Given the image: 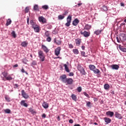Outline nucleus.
<instances>
[{
	"label": "nucleus",
	"mask_w": 126,
	"mask_h": 126,
	"mask_svg": "<svg viewBox=\"0 0 126 126\" xmlns=\"http://www.w3.org/2000/svg\"><path fill=\"white\" fill-rule=\"evenodd\" d=\"M116 39L118 43H120L121 41L124 42V41H126V34L125 33H121L120 35V39H119L118 37H117Z\"/></svg>",
	"instance_id": "1"
},
{
	"label": "nucleus",
	"mask_w": 126,
	"mask_h": 126,
	"mask_svg": "<svg viewBox=\"0 0 126 126\" xmlns=\"http://www.w3.org/2000/svg\"><path fill=\"white\" fill-rule=\"evenodd\" d=\"M38 57L40 59V62H44L45 61V55H44V53L42 51L39 50L38 51Z\"/></svg>",
	"instance_id": "2"
},
{
	"label": "nucleus",
	"mask_w": 126,
	"mask_h": 126,
	"mask_svg": "<svg viewBox=\"0 0 126 126\" xmlns=\"http://www.w3.org/2000/svg\"><path fill=\"white\" fill-rule=\"evenodd\" d=\"M72 16L71 15H69L66 18L67 23L65 24V26L67 27H69L70 26V23H71Z\"/></svg>",
	"instance_id": "3"
},
{
	"label": "nucleus",
	"mask_w": 126,
	"mask_h": 126,
	"mask_svg": "<svg viewBox=\"0 0 126 126\" xmlns=\"http://www.w3.org/2000/svg\"><path fill=\"white\" fill-rule=\"evenodd\" d=\"M80 33L84 36V37H85L86 38H87L88 37H89L90 36V32H87L86 31H85L84 32L81 31Z\"/></svg>",
	"instance_id": "4"
},
{
	"label": "nucleus",
	"mask_w": 126,
	"mask_h": 126,
	"mask_svg": "<svg viewBox=\"0 0 126 126\" xmlns=\"http://www.w3.org/2000/svg\"><path fill=\"white\" fill-rule=\"evenodd\" d=\"M62 50V48L61 47H58L55 50V55L57 57L60 56V54H61V51Z\"/></svg>",
	"instance_id": "5"
},
{
	"label": "nucleus",
	"mask_w": 126,
	"mask_h": 126,
	"mask_svg": "<svg viewBox=\"0 0 126 126\" xmlns=\"http://www.w3.org/2000/svg\"><path fill=\"white\" fill-rule=\"evenodd\" d=\"M67 79L66 75L65 74H63L60 76V80L62 82H63V83H65Z\"/></svg>",
	"instance_id": "6"
},
{
	"label": "nucleus",
	"mask_w": 126,
	"mask_h": 126,
	"mask_svg": "<svg viewBox=\"0 0 126 126\" xmlns=\"http://www.w3.org/2000/svg\"><path fill=\"white\" fill-rule=\"evenodd\" d=\"M22 93V96L25 99H28L29 98V95H28L26 92L24 90H22L21 91Z\"/></svg>",
	"instance_id": "7"
},
{
	"label": "nucleus",
	"mask_w": 126,
	"mask_h": 126,
	"mask_svg": "<svg viewBox=\"0 0 126 126\" xmlns=\"http://www.w3.org/2000/svg\"><path fill=\"white\" fill-rule=\"evenodd\" d=\"M32 28L34 29V32L36 33H39V32H40V27L37 25L33 26Z\"/></svg>",
	"instance_id": "8"
},
{
	"label": "nucleus",
	"mask_w": 126,
	"mask_h": 126,
	"mask_svg": "<svg viewBox=\"0 0 126 126\" xmlns=\"http://www.w3.org/2000/svg\"><path fill=\"white\" fill-rule=\"evenodd\" d=\"M72 82H73V80L72 78H67L65 84L66 85H71L72 84Z\"/></svg>",
	"instance_id": "9"
},
{
	"label": "nucleus",
	"mask_w": 126,
	"mask_h": 126,
	"mask_svg": "<svg viewBox=\"0 0 126 126\" xmlns=\"http://www.w3.org/2000/svg\"><path fill=\"white\" fill-rule=\"evenodd\" d=\"M38 19H39V21H40V22H42V23H46L47 22V20L43 16L39 17L38 18Z\"/></svg>",
	"instance_id": "10"
},
{
	"label": "nucleus",
	"mask_w": 126,
	"mask_h": 126,
	"mask_svg": "<svg viewBox=\"0 0 126 126\" xmlns=\"http://www.w3.org/2000/svg\"><path fill=\"white\" fill-rule=\"evenodd\" d=\"M103 120L106 123L105 125H108V124H110L111 122H112V120L109 118L105 117L103 118Z\"/></svg>",
	"instance_id": "11"
},
{
	"label": "nucleus",
	"mask_w": 126,
	"mask_h": 126,
	"mask_svg": "<svg viewBox=\"0 0 126 126\" xmlns=\"http://www.w3.org/2000/svg\"><path fill=\"white\" fill-rule=\"evenodd\" d=\"M78 23H79V20L77 18L75 19L72 22V24L74 26H77Z\"/></svg>",
	"instance_id": "12"
},
{
	"label": "nucleus",
	"mask_w": 126,
	"mask_h": 126,
	"mask_svg": "<svg viewBox=\"0 0 126 126\" xmlns=\"http://www.w3.org/2000/svg\"><path fill=\"white\" fill-rule=\"evenodd\" d=\"M111 67L113 69H115L116 70H118V69L120 68V66H119V65L118 64H113L111 66Z\"/></svg>",
	"instance_id": "13"
},
{
	"label": "nucleus",
	"mask_w": 126,
	"mask_h": 126,
	"mask_svg": "<svg viewBox=\"0 0 126 126\" xmlns=\"http://www.w3.org/2000/svg\"><path fill=\"white\" fill-rule=\"evenodd\" d=\"M115 117L116 118H117V119H119V120H122V119H123L122 115H121L118 112H115Z\"/></svg>",
	"instance_id": "14"
},
{
	"label": "nucleus",
	"mask_w": 126,
	"mask_h": 126,
	"mask_svg": "<svg viewBox=\"0 0 126 126\" xmlns=\"http://www.w3.org/2000/svg\"><path fill=\"white\" fill-rule=\"evenodd\" d=\"M42 107H43L44 109H48L49 108V103H47V102L44 101L42 103Z\"/></svg>",
	"instance_id": "15"
},
{
	"label": "nucleus",
	"mask_w": 126,
	"mask_h": 126,
	"mask_svg": "<svg viewBox=\"0 0 126 126\" xmlns=\"http://www.w3.org/2000/svg\"><path fill=\"white\" fill-rule=\"evenodd\" d=\"M75 43L76 44V46H79L81 43V39L80 38H77L75 39Z\"/></svg>",
	"instance_id": "16"
},
{
	"label": "nucleus",
	"mask_w": 126,
	"mask_h": 126,
	"mask_svg": "<svg viewBox=\"0 0 126 126\" xmlns=\"http://www.w3.org/2000/svg\"><path fill=\"white\" fill-rule=\"evenodd\" d=\"M42 48L43 49L44 52H45V53H49V49L45 45H42Z\"/></svg>",
	"instance_id": "17"
},
{
	"label": "nucleus",
	"mask_w": 126,
	"mask_h": 126,
	"mask_svg": "<svg viewBox=\"0 0 126 126\" xmlns=\"http://www.w3.org/2000/svg\"><path fill=\"white\" fill-rule=\"evenodd\" d=\"M2 75H3V77L2 76H1V77L2 79V80H4V81H5V80H4V79L3 78V77H5V78H6V77H7V73L6 72H2Z\"/></svg>",
	"instance_id": "18"
},
{
	"label": "nucleus",
	"mask_w": 126,
	"mask_h": 126,
	"mask_svg": "<svg viewBox=\"0 0 126 126\" xmlns=\"http://www.w3.org/2000/svg\"><path fill=\"white\" fill-rule=\"evenodd\" d=\"M92 27L91 25H89V24H87L85 25L84 27V29L85 30H90V29L92 28Z\"/></svg>",
	"instance_id": "19"
},
{
	"label": "nucleus",
	"mask_w": 126,
	"mask_h": 126,
	"mask_svg": "<svg viewBox=\"0 0 126 126\" xmlns=\"http://www.w3.org/2000/svg\"><path fill=\"white\" fill-rule=\"evenodd\" d=\"M119 49L122 51V52H123L124 53H126V48L122 46H119Z\"/></svg>",
	"instance_id": "20"
},
{
	"label": "nucleus",
	"mask_w": 126,
	"mask_h": 126,
	"mask_svg": "<svg viewBox=\"0 0 126 126\" xmlns=\"http://www.w3.org/2000/svg\"><path fill=\"white\" fill-rule=\"evenodd\" d=\"M21 105L22 106H24V107H28V104L27 103H25V100H22L21 101Z\"/></svg>",
	"instance_id": "21"
},
{
	"label": "nucleus",
	"mask_w": 126,
	"mask_h": 126,
	"mask_svg": "<svg viewBox=\"0 0 126 126\" xmlns=\"http://www.w3.org/2000/svg\"><path fill=\"white\" fill-rule=\"evenodd\" d=\"M89 68L90 70H92L93 71L96 68V66L94 65L90 64L89 65Z\"/></svg>",
	"instance_id": "22"
},
{
	"label": "nucleus",
	"mask_w": 126,
	"mask_h": 126,
	"mask_svg": "<svg viewBox=\"0 0 126 126\" xmlns=\"http://www.w3.org/2000/svg\"><path fill=\"white\" fill-rule=\"evenodd\" d=\"M107 116H110V117H113L114 116V112L112 111H108L106 112Z\"/></svg>",
	"instance_id": "23"
},
{
	"label": "nucleus",
	"mask_w": 126,
	"mask_h": 126,
	"mask_svg": "<svg viewBox=\"0 0 126 126\" xmlns=\"http://www.w3.org/2000/svg\"><path fill=\"white\" fill-rule=\"evenodd\" d=\"M80 71L83 75H85V74H86V72H85V70H84V68H83V67L81 68Z\"/></svg>",
	"instance_id": "24"
},
{
	"label": "nucleus",
	"mask_w": 126,
	"mask_h": 126,
	"mask_svg": "<svg viewBox=\"0 0 126 126\" xmlns=\"http://www.w3.org/2000/svg\"><path fill=\"white\" fill-rule=\"evenodd\" d=\"M103 31V30H97L95 32H94V34L95 35H99V34H101V32Z\"/></svg>",
	"instance_id": "25"
},
{
	"label": "nucleus",
	"mask_w": 126,
	"mask_h": 126,
	"mask_svg": "<svg viewBox=\"0 0 126 126\" xmlns=\"http://www.w3.org/2000/svg\"><path fill=\"white\" fill-rule=\"evenodd\" d=\"M27 45H28V42L26 41H23L21 43V46L24 48H25V47H27Z\"/></svg>",
	"instance_id": "26"
},
{
	"label": "nucleus",
	"mask_w": 126,
	"mask_h": 126,
	"mask_svg": "<svg viewBox=\"0 0 126 126\" xmlns=\"http://www.w3.org/2000/svg\"><path fill=\"white\" fill-rule=\"evenodd\" d=\"M71 98H72V100H73L74 101L76 102V101L77 100V97L76 96V95H75V94H72L71 95Z\"/></svg>",
	"instance_id": "27"
},
{
	"label": "nucleus",
	"mask_w": 126,
	"mask_h": 126,
	"mask_svg": "<svg viewBox=\"0 0 126 126\" xmlns=\"http://www.w3.org/2000/svg\"><path fill=\"white\" fill-rule=\"evenodd\" d=\"M11 22H12V21H11V19H8L7 20V22L6 23V26H8V25H10L11 24Z\"/></svg>",
	"instance_id": "28"
},
{
	"label": "nucleus",
	"mask_w": 126,
	"mask_h": 126,
	"mask_svg": "<svg viewBox=\"0 0 126 126\" xmlns=\"http://www.w3.org/2000/svg\"><path fill=\"white\" fill-rule=\"evenodd\" d=\"M93 71L94 72V73L95 74H98L100 73V70H99L96 68Z\"/></svg>",
	"instance_id": "29"
},
{
	"label": "nucleus",
	"mask_w": 126,
	"mask_h": 126,
	"mask_svg": "<svg viewBox=\"0 0 126 126\" xmlns=\"http://www.w3.org/2000/svg\"><path fill=\"white\" fill-rule=\"evenodd\" d=\"M54 43H56L57 45H61V44H62V41H61V40H57V39L55 38Z\"/></svg>",
	"instance_id": "30"
},
{
	"label": "nucleus",
	"mask_w": 126,
	"mask_h": 126,
	"mask_svg": "<svg viewBox=\"0 0 126 126\" xmlns=\"http://www.w3.org/2000/svg\"><path fill=\"white\" fill-rule=\"evenodd\" d=\"M104 88L105 89V90H108V89H109L110 88V85L109 84H106L104 85Z\"/></svg>",
	"instance_id": "31"
},
{
	"label": "nucleus",
	"mask_w": 126,
	"mask_h": 126,
	"mask_svg": "<svg viewBox=\"0 0 126 126\" xmlns=\"http://www.w3.org/2000/svg\"><path fill=\"white\" fill-rule=\"evenodd\" d=\"M64 66L65 68V70H66V72H69V69H68V67H67V65H66V64H64Z\"/></svg>",
	"instance_id": "32"
},
{
	"label": "nucleus",
	"mask_w": 126,
	"mask_h": 126,
	"mask_svg": "<svg viewBox=\"0 0 126 126\" xmlns=\"http://www.w3.org/2000/svg\"><path fill=\"white\" fill-rule=\"evenodd\" d=\"M73 52L74 54H75V55H78V54H79V51L77 49H73Z\"/></svg>",
	"instance_id": "33"
},
{
	"label": "nucleus",
	"mask_w": 126,
	"mask_h": 126,
	"mask_svg": "<svg viewBox=\"0 0 126 126\" xmlns=\"http://www.w3.org/2000/svg\"><path fill=\"white\" fill-rule=\"evenodd\" d=\"M63 18H64V16L63 15H60L58 16V19L59 20H62L63 19Z\"/></svg>",
	"instance_id": "34"
},
{
	"label": "nucleus",
	"mask_w": 126,
	"mask_h": 126,
	"mask_svg": "<svg viewBox=\"0 0 126 126\" xmlns=\"http://www.w3.org/2000/svg\"><path fill=\"white\" fill-rule=\"evenodd\" d=\"M5 98L7 102H10V97L9 96L6 95L5 96Z\"/></svg>",
	"instance_id": "35"
},
{
	"label": "nucleus",
	"mask_w": 126,
	"mask_h": 126,
	"mask_svg": "<svg viewBox=\"0 0 126 126\" xmlns=\"http://www.w3.org/2000/svg\"><path fill=\"white\" fill-rule=\"evenodd\" d=\"M42 8L43 9H45V10L49 9V6H48V5H44L42 6Z\"/></svg>",
	"instance_id": "36"
},
{
	"label": "nucleus",
	"mask_w": 126,
	"mask_h": 126,
	"mask_svg": "<svg viewBox=\"0 0 126 126\" xmlns=\"http://www.w3.org/2000/svg\"><path fill=\"white\" fill-rule=\"evenodd\" d=\"M34 10H37L39 11V7L38 6V5H34L33 7Z\"/></svg>",
	"instance_id": "37"
},
{
	"label": "nucleus",
	"mask_w": 126,
	"mask_h": 126,
	"mask_svg": "<svg viewBox=\"0 0 126 126\" xmlns=\"http://www.w3.org/2000/svg\"><path fill=\"white\" fill-rule=\"evenodd\" d=\"M6 80H12L13 78L10 76V75H8L5 78Z\"/></svg>",
	"instance_id": "38"
},
{
	"label": "nucleus",
	"mask_w": 126,
	"mask_h": 126,
	"mask_svg": "<svg viewBox=\"0 0 126 126\" xmlns=\"http://www.w3.org/2000/svg\"><path fill=\"white\" fill-rule=\"evenodd\" d=\"M29 111L32 114H36V111H35V110L32 108H30Z\"/></svg>",
	"instance_id": "39"
},
{
	"label": "nucleus",
	"mask_w": 126,
	"mask_h": 126,
	"mask_svg": "<svg viewBox=\"0 0 126 126\" xmlns=\"http://www.w3.org/2000/svg\"><path fill=\"white\" fill-rule=\"evenodd\" d=\"M30 24L32 26V27L36 25V23H34V21L33 20H31Z\"/></svg>",
	"instance_id": "40"
},
{
	"label": "nucleus",
	"mask_w": 126,
	"mask_h": 126,
	"mask_svg": "<svg viewBox=\"0 0 126 126\" xmlns=\"http://www.w3.org/2000/svg\"><path fill=\"white\" fill-rule=\"evenodd\" d=\"M86 103H87V107H91V102L90 101H86Z\"/></svg>",
	"instance_id": "41"
},
{
	"label": "nucleus",
	"mask_w": 126,
	"mask_h": 126,
	"mask_svg": "<svg viewBox=\"0 0 126 126\" xmlns=\"http://www.w3.org/2000/svg\"><path fill=\"white\" fill-rule=\"evenodd\" d=\"M29 12V7H26L25 10V13H28Z\"/></svg>",
	"instance_id": "42"
},
{
	"label": "nucleus",
	"mask_w": 126,
	"mask_h": 126,
	"mask_svg": "<svg viewBox=\"0 0 126 126\" xmlns=\"http://www.w3.org/2000/svg\"><path fill=\"white\" fill-rule=\"evenodd\" d=\"M5 113H6V114H10V110L7 109L6 110H4Z\"/></svg>",
	"instance_id": "43"
},
{
	"label": "nucleus",
	"mask_w": 126,
	"mask_h": 126,
	"mask_svg": "<svg viewBox=\"0 0 126 126\" xmlns=\"http://www.w3.org/2000/svg\"><path fill=\"white\" fill-rule=\"evenodd\" d=\"M77 90L78 92H81L82 91V88L81 87H79L77 88Z\"/></svg>",
	"instance_id": "44"
},
{
	"label": "nucleus",
	"mask_w": 126,
	"mask_h": 126,
	"mask_svg": "<svg viewBox=\"0 0 126 126\" xmlns=\"http://www.w3.org/2000/svg\"><path fill=\"white\" fill-rule=\"evenodd\" d=\"M13 37H14V38H16V34H15V32L13 31L11 33Z\"/></svg>",
	"instance_id": "45"
},
{
	"label": "nucleus",
	"mask_w": 126,
	"mask_h": 126,
	"mask_svg": "<svg viewBox=\"0 0 126 126\" xmlns=\"http://www.w3.org/2000/svg\"><path fill=\"white\" fill-rule=\"evenodd\" d=\"M46 41L47 42H51V41H52V38H51V37L48 36L47 38H46Z\"/></svg>",
	"instance_id": "46"
},
{
	"label": "nucleus",
	"mask_w": 126,
	"mask_h": 126,
	"mask_svg": "<svg viewBox=\"0 0 126 126\" xmlns=\"http://www.w3.org/2000/svg\"><path fill=\"white\" fill-rule=\"evenodd\" d=\"M37 64V62L36 61H33L32 63V65H36Z\"/></svg>",
	"instance_id": "47"
},
{
	"label": "nucleus",
	"mask_w": 126,
	"mask_h": 126,
	"mask_svg": "<svg viewBox=\"0 0 126 126\" xmlns=\"http://www.w3.org/2000/svg\"><path fill=\"white\" fill-rule=\"evenodd\" d=\"M83 94H84V95H85V96L87 97V98H90V96H89V94L86 93V92H84Z\"/></svg>",
	"instance_id": "48"
},
{
	"label": "nucleus",
	"mask_w": 126,
	"mask_h": 126,
	"mask_svg": "<svg viewBox=\"0 0 126 126\" xmlns=\"http://www.w3.org/2000/svg\"><path fill=\"white\" fill-rule=\"evenodd\" d=\"M68 13V10H67L64 11V13L63 14V15L64 16H65V15H67Z\"/></svg>",
	"instance_id": "49"
},
{
	"label": "nucleus",
	"mask_w": 126,
	"mask_h": 126,
	"mask_svg": "<svg viewBox=\"0 0 126 126\" xmlns=\"http://www.w3.org/2000/svg\"><path fill=\"white\" fill-rule=\"evenodd\" d=\"M27 62H28V61L27 60V59H24L23 60V63H25V64H26V63H27Z\"/></svg>",
	"instance_id": "50"
},
{
	"label": "nucleus",
	"mask_w": 126,
	"mask_h": 126,
	"mask_svg": "<svg viewBox=\"0 0 126 126\" xmlns=\"http://www.w3.org/2000/svg\"><path fill=\"white\" fill-rule=\"evenodd\" d=\"M21 72H23V73H26V74H28V73L25 71V70H24V68L22 69Z\"/></svg>",
	"instance_id": "51"
},
{
	"label": "nucleus",
	"mask_w": 126,
	"mask_h": 126,
	"mask_svg": "<svg viewBox=\"0 0 126 126\" xmlns=\"http://www.w3.org/2000/svg\"><path fill=\"white\" fill-rule=\"evenodd\" d=\"M13 86H14V88H15V89H16V88H18V84H14V85H13Z\"/></svg>",
	"instance_id": "52"
},
{
	"label": "nucleus",
	"mask_w": 126,
	"mask_h": 126,
	"mask_svg": "<svg viewBox=\"0 0 126 126\" xmlns=\"http://www.w3.org/2000/svg\"><path fill=\"white\" fill-rule=\"evenodd\" d=\"M45 36H46V37H49V36H50V33H49V32H45Z\"/></svg>",
	"instance_id": "53"
},
{
	"label": "nucleus",
	"mask_w": 126,
	"mask_h": 126,
	"mask_svg": "<svg viewBox=\"0 0 126 126\" xmlns=\"http://www.w3.org/2000/svg\"><path fill=\"white\" fill-rule=\"evenodd\" d=\"M81 5H82V3H79L77 5H76L75 6H76V7H79V6H81Z\"/></svg>",
	"instance_id": "54"
},
{
	"label": "nucleus",
	"mask_w": 126,
	"mask_h": 126,
	"mask_svg": "<svg viewBox=\"0 0 126 126\" xmlns=\"http://www.w3.org/2000/svg\"><path fill=\"white\" fill-rule=\"evenodd\" d=\"M81 56H82L83 57H84V56H85V52L84 51H81Z\"/></svg>",
	"instance_id": "55"
},
{
	"label": "nucleus",
	"mask_w": 126,
	"mask_h": 126,
	"mask_svg": "<svg viewBox=\"0 0 126 126\" xmlns=\"http://www.w3.org/2000/svg\"><path fill=\"white\" fill-rule=\"evenodd\" d=\"M73 75H74L73 72H70L69 74V76H73Z\"/></svg>",
	"instance_id": "56"
},
{
	"label": "nucleus",
	"mask_w": 126,
	"mask_h": 126,
	"mask_svg": "<svg viewBox=\"0 0 126 126\" xmlns=\"http://www.w3.org/2000/svg\"><path fill=\"white\" fill-rule=\"evenodd\" d=\"M69 48H70V49L73 48V45H72L71 44H69Z\"/></svg>",
	"instance_id": "57"
},
{
	"label": "nucleus",
	"mask_w": 126,
	"mask_h": 126,
	"mask_svg": "<svg viewBox=\"0 0 126 126\" xmlns=\"http://www.w3.org/2000/svg\"><path fill=\"white\" fill-rule=\"evenodd\" d=\"M69 123L70 124H73V120L72 119H70L69 121Z\"/></svg>",
	"instance_id": "58"
},
{
	"label": "nucleus",
	"mask_w": 126,
	"mask_h": 126,
	"mask_svg": "<svg viewBox=\"0 0 126 126\" xmlns=\"http://www.w3.org/2000/svg\"><path fill=\"white\" fill-rule=\"evenodd\" d=\"M46 117V115L45 114H43L42 115V118H43L44 119H45Z\"/></svg>",
	"instance_id": "59"
},
{
	"label": "nucleus",
	"mask_w": 126,
	"mask_h": 126,
	"mask_svg": "<svg viewBox=\"0 0 126 126\" xmlns=\"http://www.w3.org/2000/svg\"><path fill=\"white\" fill-rule=\"evenodd\" d=\"M57 119L58 121H61V117L60 116H58V117L57 118Z\"/></svg>",
	"instance_id": "60"
},
{
	"label": "nucleus",
	"mask_w": 126,
	"mask_h": 126,
	"mask_svg": "<svg viewBox=\"0 0 126 126\" xmlns=\"http://www.w3.org/2000/svg\"><path fill=\"white\" fill-rule=\"evenodd\" d=\"M18 64H16L13 66V67H18Z\"/></svg>",
	"instance_id": "61"
},
{
	"label": "nucleus",
	"mask_w": 126,
	"mask_h": 126,
	"mask_svg": "<svg viewBox=\"0 0 126 126\" xmlns=\"http://www.w3.org/2000/svg\"><path fill=\"white\" fill-rule=\"evenodd\" d=\"M81 48H82V50H85V46H81Z\"/></svg>",
	"instance_id": "62"
},
{
	"label": "nucleus",
	"mask_w": 126,
	"mask_h": 126,
	"mask_svg": "<svg viewBox=\"0 0 126 126\" xmlns=\"http://www.w3.org/2000/svg\"><path fill=\"white\" fill-rule=\"evenodd\" d=\"M94 101L95 102H96V101H98V98H94Z\"/></svg>",
	"instance_id": "63"
},
{
	"label": "nucleus",
	"mask_w": 126,
	"mask_h": 126,
	"mask_svg": "<svg viewBox=\"0 0 126 126\" xmlns=\"http://www.w3.org/2000/svg\"><path fill=\"white\" fill-rule=\"evenodd\" d=\"M27 23H28V25H29V18H27Z\"/></svg>",
	"instance_id": "64"
}]
</instances>
